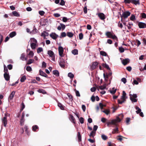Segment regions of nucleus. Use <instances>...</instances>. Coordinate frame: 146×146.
I'll list each match as a JSON object with an SVG mask.
<instances>
[{
	"instance_id": "nucleus-26",
	"label": "nucleus",
	"mask_w": 146,
	"mask_h": 146,
	"mask_svg": "<svg viewBox=\"0 0 146 146\" xmlns=\"http://www.w3.org/2000/svg\"><path fill=\"white\" fill-rule=\"evenodd\" d=\"M77 136L78 139V141L80 142L82 141L81 136L80 132H78L77 133Z\"/></svg>"
},
{
	"instance_id": "nucleus-61",
	"label": "nucleus",
	"mask_w": 146,
	"mask_h": 146,
	"mask_svg": "<svg viewBox=\"0 0 146 146\" xmlns=\"http://www.w3.org/2000/svg\"><path fill=\"white\" fill-rule=\"evenodd\" d=\"M103 66H104L108 70H109L110 71V68L108 64H104V65Z\"/></svg>"
},
{
	"instance_id": "nucleus-2",
	"label": "nucleus",
	"mask_w": 146,
	"mask_h": 146,
	"mask_svg": "<svg viewBox=\"0 0 146 146\" xmlns=\"http://www.w3.org/2000/svg\"><path fill=\"white\" fill-rule=\"evenodd\" d=\"M126 96V93L124 91H123L122 96H121V99L122 100L121 101L119 99L118 100V103L119 104H121L125 102L126 101V99L127 98Z\"/></svg>"
},
{
	"instance_id": "nucleus-4",
	"label": "nucleus",
	"mask_w": 146,
	"mask_h": 146,
	"mask_svg": "<svg viewBox=\"0 0 146 146\" xmlns=\"http://www.w3.org/2000/svg\"><path fill=\"white\" fill-rule=\"evenodd\" d=\"M131 13L129 11H126L123 12L122 15L121 16V21H122V18H123L124 19L127 18L128 16L130 15Z\"/></svg>"
},
{
	"instance_id": "nucleus-41",
	"label": "nucleus",
	"mask_w": 146,
	"mask_h": 146,
	"mask_svg": "<svg viewBox=\"0 0 146 146\" xmlns=\"http://www.w3.org/2000/svg\"><path fill=\"white\" fill-rule=\"evenodd\" d=\"M66 36V34L65 32H63L61 33V36H60V38L64 37Z\"/></svg>"
},
{
	"instance_id": "nucleus-50",
	"label": "nucleus",
	"mask_w": 146,
	"mask_h": 146,
	"mask_svg": "<svg viewBox=\"0 0 146 146\" xmlns=\"http://www.w3.org/2000/svg\"><path fill=\"white\" fill-rule=\"evenodd\" d=\"M112 89V90H111L110 91V92L112 94H114L116 92V89L113 90H114V88H113Z\"/></svg>"
},
{
	"instance_id": "nucleus-11",
	"label": "nucleus",
	"mask_w": 146,
	"mask_h": 146,
	"mask_svg": "<svg viewBox=\"0 0 146 146\" xmlns=\"http://www.w3.org/2000/svg\"><path fill=\"white\" fill-rule=\"evenodd\" d=\"M98 16L102 20H104L105 19V15L103 13H98Z\"/></svg>"
},
{
	"instance_id": "nucleus-12",
	"label": "nucleus",
	"mask_w": 146,
	"mask_h": 146,
	"mask_svg": "<svg viewBox=\"0 0 146 146\" xmlns=\"http://www.w3.org/2000/svg\"><path fill=\"white\" fill-rule=\"evenodd\" d=\"M69 118L70 121L74 124V125L76 124L75 119L72 115H70Z\"/></svg>"
},
{
	"instance_id": "nucleus-9",
	"label": "nucleus",
	"mask_w": 146,
	"mask_h": 146,
	"mask_svg": "<svg viewBox=\"0 0 146 146\" xmlns=\"http://www.w3.org/2000/svg\"><path fill=\"white\" fill-rule=\"evenodd\" d=\"M98 63L96 62H94L92 63V64L91 67V70H93L96 68V66L98 65Z\"/></svg>"
},
{
	"instance_id": "nucleus-1",
	"label": "nucleus",
	"mask_w": 146,
	"mask_h": 146,
	"mask_svg": "<svg viewBox=\"0 0 146 146\" xmlns=\"http://www.w3.org/2000/svg\"><path fill=\"white\" fill-rule=\"evenodd\" d=\"M121 121V119H119V117H117L116 119L112 120L111 121L108 122L107 126L108 127H110L111 125H113L115 126H117V123Z\"/></svg>"
},
{
	"instance_id": "nucleus-38",
	"label": "nucleus",
	"mask_w": 146,
	"mask_h": 146,
	"mask_svg": "<svg viewBox=\"0 0 146 146\" xmlns=\"http://www.w3.org/2000/svg\"><path fill=\"white\" fill-rule=\"evenodd\" d=\"M42 22L44 24L43 25H42V26H45V25H46V23H48V19L47 18H45L44 19Z\"/></svg>"
},
{
	"instance_id": "nucleus-48",
	"label": "nucleus",
	"mask_w": 146,
	"mask_h": 146,
	"mask_svg": "<svg viewBox=\"0 0 146 146\" xmlns=\"http://www.w3.org/2000/svg\"><path fill=\"white\" fill-rule=\"evenodd\" d=\"M83 35L82 33H80L79 35V37L80 40H82L83 39Z\"/></svg>"
},
{
	"instance_id": "nucleus-6",
	"label": "nucleus",
	"mask_w": 146,
	"mask_h": 146,
	"mask_svg": "<svg viewBox=\"0 0 146 146\" xmlns=\"http://www.w3.org/2000/svg\"><path fill=\"white\" fill-rule=\"evenodd\" d=\"M58 50L59 55L61 57H62L63 56V54L64 52L63 47L61 46H59L58 48Z\"/></svg>"
},
{
	"instance_id": "nucleus-54",
	"label": "nucleus",
	"mask_w": 146,
	"mask_h": 146,
	"mask_svg": "<svg viewBox=\"0 0 146 146\" xmlns=\"http://www.w3.org/2000/svg\"><path fill=\"white\" fill-rule=\"evenodd\" d=\"M131 3V0H124V3L125 4H129Z\"/></svg>"
},
{
	"instance_id": "nucleus-8",
	"label": "nucleus",
	"mask_w": 146,
	"mask_h": 146,
	"mask_svg": "<svg viewBox=\"0 0 146 146\" xmlns=\"http://www.w3.org/2000/svg\"><path fill=\"white\" fill-rule=\"evenodd\" d=\"M50 37L52 39L56 40L58 37V35L54 33H52L50 35Z\"/></svg>"
},
{
	"instance_id": "nucleus-19",
	"label": "nucleus",
	"mask_w": 146,
	"mask_h": 146,
	"mask_svg": "<svg viewBox=\"0 0 146 146\" xmlns=\"http://www.w3.org/2000/svg\"><path fill=\"white\" fill-rule=\"evenodd\" d=\"M48 54L51 57L54 56V53L51 50H48Z\"/></svg>"
},
{
	"instance_id": "nucleus-30",
	"label": "nucleus",
	"mask_w": 146,
	"mask_h": 146,
	"mask_svg": "<svg viewBox=\"0 0 146 146\" xmlns=\"http://www.w3.org/2000/svg\"><path fill=\"white\" fill-rule=\"evenodd\" d=\"M58 106L60 108L61 110H64V107L63 105L60 103L58 102Z\"/></svg>"
},
{
	"instance_id": "nucleus-62",
	"label": "nucleus",
	"mask_w": 146,
	"mask_h": 146,
	"mask_svg": "<svg viewBox=\"0 0 146 146\" xmlns=\"http://www.w3.org/2000/svg\"><path fill=\"white\" fill-rule=\"evenodd\" d=\"M39 13L41 16H42L44 14L45 12L43 11H39Z\"/></svg>"
},
{
	"instance_id": "nucleus-45",
	"label": "nucleus",
	"mask_w": 146,
	"mask_h": 146,
	"mask_svg": "<svg viewBox=\"0 0 146 146\" xmlns=\"http://www.w3.org/2000/svg\"><path fill=\"white\" fill-rule=\"evenodd\" d=\"M97 88H99L101 90H103L105 89L106 88V86L105 85H104L103 86H98V87H97Z\"/></svg>"
},
{
	"instance_id": "nucleus-20",
	"label": "nucleus",
	"mask_w": 146,
	"mask_h": 146,
	"mask_svg": "<svg viewBox=\"0 0 146 146\" xmlns=\"http://www.w3.org/2000/svg\"><path fill=\"white\" fill-rule=\"evenodd\" d=\"M131 3L133 4H134L135 5H137V4L139 5L140 3L139 2V0H131Z\"/></svg>"
},
{
	"instance_id": "nucleus-55",
	"label": "nucleus",
	"mask_w": 146,
	"mask_h": 146,
	"mask_svg": "<svg viewBox=\"0 0 146 146\" xmlns=\"http://www.w3.org/2000/svg\"><path fill=\"white\" fill-rule=\"evenodd\" d=\"M28 55L31 56V57H32L34 56V53L33 51H31L28 54Z\"/></svg>"
},
{
	"instance_id": "nucleus-43",
	"label": "nucleus",
	"mask_w": 146,
	"mask_h": 146,
	"mask_svg": "<svg viewBox=\"0 0 146 146\" xmlns=\"http://www.w3.org/2000/svg\"><path fill=\"white\" fill-rule=\"evenodd\" d=\"M115 126L116 127V129H114L113 131L112 132L113 134H115L116 133V132H117L118 131V129L117 128V126Z\"/></svg>"
},
{
	"instance_id": "nucleus-56",
	"label": "nucleus",
	"mask_w": 146,
	"mask_h": 146,
	"mask_svg": "<svg viewBox=\"0 0 146 146\" xmlns=\"http://www.w3.org/2000/svg\"><path fill=\"white\" fill-rule=\"evenodd\" d=\"M21 105H22V106H21V111H23V109L25 108V105L24 104L23 102L22 103Z\"/></svg>"
},
{
	"instance_id": "nucleus-35",
	"label": "nucleus",
	"mask_w": 146,
	"mask_h": 146,
	"mask_svg": "<svg viewBox=\"0 0 146 146\" xmlns=\"http://www.w3.org/2000/svg\"><path fill=\"white\" fill-rule=\"evenodd\" d=\"M112 34L110 32H108L106 33V35L108 38H110Z\"/></svg>"
},
{
	"instance_id": "nucleus-18",
	"label": "nucleus",
	"mask_w": 146,
	"mask_h": 146,
	"mask_svg": "<svg viewBox=\"0 0 146 146\" xmlns=\"http://www.w3.org/2000/svg\"><path fill=\"white\" fill-rule=\"evenodd\" d=\"M53 73L55 76L58 77L59 76V73L58 71L57 70H55L53 71Z\"/></svg>"
},
{
	"instance_id": "nucleus-57",
	"label": "nucleus",
	"mask_w": 146,
	"mask_h": 146,
	"mask_svg": "<svg viewBox=\"0 0 146 146\" xmlns=\"http://www.w3.org/2000/svg\"><path fill=\"white\" fill-rule=\"evenodd\" d=\"M60 25L61 26V28L62 29V30H64V29L66 27L65 25L62 23H60Z\"/></svg>"
},
{
	"instance_id": "nucleus-63",
	"label": "nucleus",
	"mask_w": 146,
	"mask_h": 146,
	"mask_svg": "<svg viewBox=\"0 0 146 146\" xmlns=\"http://www.w3.org/2000/svg\"><path fill=\"white\" fill-rule=\"evenodd\" d=\"M42 67L44 68H45L46 67V63L44 62H42Z\"/></svg>"
},
{
	"instance_id": "nucleus-23",
	"label": "nucleus",
	"mask_w": 146,
	"mask_h": 146,
	"mask_svg": "<svg viewBox=\"0 0 146 146\" xmlns=\"http://www.w3.org/2000/svg\"><path fill=\"white\" fill-rule=\"evenodd\" d=\"M130 96V99L132 102H137V99L135 98H133L131 96V94L129 95Z\"/></svg>"
},
{
	"instance_id": "nucleus-28",
	"label": "nucleus",
	"mask_w": 146,
	"mask_h": 146,
	"mask_svg": "<svg viewBox=\"0 0 146 146\" xmlns=\"http://www.w3.org/2000/svg\"><path fill=\"white\" fill-rule=\"evenodd\" d=\"M30 40L31 43H37V40L34 38H31Z\"/></svg>"
},
{
	"instance_id": "nucleus-31",
	"label": "nucleus",
	"mask_w": 146,
	"mask_h": 146,
	"mask_svg": "<svg viewBox=\"0 0 146 146\" xmlns=\"http://www.w3.org/2000/svg\"><path fill=\"white\" fill-rule=\"evenodd\" d=\"M101 111L107 115H108L110 113V111L109 110H102Z\"/></svg>"
},
{
	"instance_id": "nucleus-13",
	"label": "nucleus",
	"mask_w": 146,
	"mask_h": 146,
	"mask_svg": "<svg viewBox=\"0 0 146 146\" xmlns=\"http://www.w3.org/2000/svg\"><path fill=\"white\" fill-rule=\"evenodd\" d=\"M15 93V92L14 91H13L11 92L8 98V100L9 101H10L13 99Z\"/></svg>"
},
{
	"instance_id": "nucleus-42",
	"label": "nucleus",
	"mask_w": 146,
	"mask_h": 146,
	"mask_svg": "<svg viewBox=\"0 0 146 146\" xmlns=\"http://www.w3.org/2000/svg\"><path fill=\"white\" fill-rule=\"evenodd\" d=\"M130 19L132 21H134L135 19V16L134 15H132Z\"/></svg>"
},
{
	"instance_id": "nucleus-34",
	"label": "nucleus",
	"mask_w": 146,
	"mask_h": 146,
	"mask_svg": "<svg viewBox=\"0 0 146 146\" xmlns=\"http://www.w3.org/2000/svg\"><path fill=\"white\" fill-rule=\"evenodd\" d=\"M4 73H9L8 70L6 66L5 65H4Z\"/></svg>"
},
{
	"instance_id": "nucleus-52",
	"label": "nucleus",
	"mask_w": 146,
	"mask_h": 146,
	"mask_svg": "<svg viewBox=\"0 0 146 146\" xmlns=\"http://www.w3.org/2000/svg\"><path fill=\"white\" fill-rule=\"evenodd\" d=\"M119 50L120 52L122 53L124 52V49L122 47H120L119 48Z\"/></svg>"
},
{
	"instance_id": "nucleus-14",
	"label": "nucleus",
	"mask_w": 146,
	"mask_h": 146,
	"mask_svg": "<svg viewBox=\"0 0 146 146\" xmlns=\"http://www.w3.org/2000/svg\"><path fill=\"white\" fill-rule=\"evenodd\" d=\"M40 74L43 76H44L46 78H48V75L44 72H43L42 70H40L39 71Z\"/></svg>"
},
{
	"instance_id": "nucleus-3",
	"label": "nucleus",
	"mask_w": 146,
	"mask_h": 146,
	"mask_svg": "<svg viewBox=\"0 0 146 146\" xmlns=\"http://www.w3.org/2000/svg\"><path fill=\"white\" fill-rule=\"evenodd\" d=\"M8 116H9V114L6 113L5 114V116L2 119V123L5 127L6 126L7 124V117Z\"/></svg>"
},
{
	"instance_id": "nucleus-51",
	"label": "nucleus",
	"mask_w": 146,
	"mask_h": 146,
	"mask_svg": "<svg viewBox=\"0 0 146 146\" xmlns=\"http://www.w3.org/2000/svg\"><path fill=\"white\" fill-rule=\"evenodd\" d=\"M141 15L143 18L145 19L146 18V14L145 13H141Z\"/></svg>"
},
{
	"instance_id": "nucleus-46",
	"label": "nucleus",
	"mask_w": 146,
	"mask_h": 146,
	"mask_svg": "<svg viewBox=\"0 0 146 146\" xmlns=\"http://www.w3.org/2000/svg\"><path fill=\"white\" fill-rule=\"evenodd\" d=\"M101 137L102 139L104 140H106L108 139V137L104 135H102Z\"/></svg>"
},
{
	"instance_id": "nucleus-16",
	"label": "nucleus",
	"mask_w": 146,
	"mask_h": 146,
	"mask_svg": "<svg viewBox=\"0 0 146 146\" xmlns=\"http://www.w3.org/2000/svg\"><path fill=\"white\" fill-rule=\"evenodd\" d=\"M31 46L33 49H35L38 46L37 43H30Z\"/></svg>"
},
{
	"instance_id": "nucleus-17",
	"label": "nucleus",
	"mask_w": 146,
	"mask_h": 146,
	"mask_svg": "<svg viewBox=\"0 0 146 146\" xmlns=\"http://www.w3.org/2000/svg\"><path fill=\"white\" fill-rule=\"evenodd\" d=\"M25 53H23L21 54V56L20 57V58L23 61L26 60H27V58L25 57Z\"/></svg>"
},
{
	"instance_id": "nucleus-40",
	"label": "nucleus",
	"mask_w": 146,
	"mask_h": 146,
	"mask_svg": "<svg viewBox=\"0 0 146 146\" xmlns=\"http://www.w3.org/2000/svg\"><path fill=\"white\" fill-rule=\"evenodd\" d=\"M43 51L42 48L41 47H39L37 48V53H39Z\"/></svg>"
},
{
	"instance_id": "nucleus-39",
	"label": "nucleus",
	"mask_w": 146,
	"mask_h": 146,
	"mask_svg": "<svg viewBox=\"0 0 146 146\" xmlns=\"http://www.w3.org/2000/svg\"><path fill=\"white\" fill-rule=\"evenodd\" d=\"M34 61V60L32 59H29L28 60L27 62V64H29L32 63H33Z\"/></svg>"
},
{
	"instance_id": "nucleus-58",
	"label": "nucleus",
	"mask_w": 146,
	"mask_h": 146,
	"mask_svg": "<svg viewBox=\"0 0 146 146\" xmlns=\"http://www.w3.org/2000/svg\"><path fill=\"white\" fill-rule=\"evenodd\" d=\"M117 117H119L120 119H121V121L122 120L123 117V114H121L119 115V116Z\"/></svg>"
},
{
	"instance_id": "nucleus-36",
	"label": "nucleus",
	"mask_w": 146,
	"mask_h": 146,
	"mask_svg": "<svg viewBox=\"0 0 146 146\" xmlns=\"http://www.w3.org/2000/svg\"><path fill=\"white\" fill-rule=\"evenodd\" d=\"M100 54L103 56H106L107 55V54L106 52L104 51H102L100 52Z\"/></svg>"
},
{
	"instance_id": "nucleus-49",
	"label": "nucleus",
	"mask_w": 146,
	"mask_h": 146,
	"mask_svg": "<svg viewBox=\"0 0 146 146\" xmlns=\"http://www.w3.org/2000/svg\"><path fill=\"white\" fill-rule=\"evenodd\" d=\"M79 120L80 123H83L84 122V119L83 117H80L79 119Z\"/></svg>"
},
{
	"instance_id": "nucleus-15",
	"label": "nucleus",
	"mask_w": 146,
	"mask_h": 146,
	"mask_svg": "<svg viewBox=\"0 0 146 146\" xmlns=\"http://www.w3.org/2000/svg\"><path fill=\"white\" fill-rule=\"evenodd\" d=\"M4 77L5 79L7 81H9L10 80V76L9 73H4Z\"/></svg>"
},
{
	"instance_id": "nucleus-24",
	"label": "nucleus",
	"mask_w": 146,
	"mask_h": 146,
	"mask_svg": "<svg viewBox=\"0 0 146 146\" xmlns=\"http://www.w3.org/2000/svg\"><path fill=\"white\" fill-rule=\"evenodd\" d=\"M12 13L15 16L19 17L20 16V14L16 11H13Z\"/></svg>"
},
{
	"instance_id": "nucleus-37",
	"label": "nucleus",
	"mask_w": 146,
	"mask_h": 146,
	"mask_svg": "<svg viewBox=\"0 0 146 146\" xmlns=\"http://www.w3.org/2000/svg\"><path fill=\"white\" fill-rule=\"evenodd\" d=\"M67 95L70 101H72L73 100L72 96L70 94L68 93Z\"/></svg>"
},
{
	"instance_id": "nucleus-29",
	"label": "nucleus",
	"mask_w": 146,
	"mask_h": 146,
	"mask_svg": "<svg viewBox=\"0 0 146 146\" xmlns=\"http://www.w3.org/2000/svg\"><path fill=\"white\" fill-rule=\"evenodd\" d=\"M137 110L136 111V112L137 114H139L141 111V110L138 107L136 106L135 108Z\"/></svg>"
},
{
	"instance_id": "nucleus-10",
	"label": "nucleus",
	"mask_w": 146,
	"mask_h": 146,
	"mask_svg": "<svg viewBox=\"0 0 146 146\" xmlns=\"http://www.w3.org/2000/svg\"><path fill=\"white\" fill-rule=\"evenodd\" d=\"M130 62V60L128 58L123 59L122 61V64L124 65H125Z\"/></svg>"
},
{
	"instance_id": "nucleus-33",
	"label": "nucleus",
	"mask_w": 146,
	"mask_h": 146,
	"mask_svg": "<svg viewBox=\"0 0 146 146\" xmlns=\"http://www.w3.org/2000/svg\"><path fill=\"white\" fill-rule=\"evenodd\" d=\"M96 134V131H92L89 135V136L90 137H94V136Z\"/></svg>"
},
{
	"instance_id": "nucleus-7",
	"label": "nucleus",
	"mask_w": 146,
	"mask_h": 146,
	"mask_svg": "<svg viewBox=\"0 0 146 146\" xmlns=\"http://www.w3.org/2000/svg\"><path fill=\"white\" fill-rule=\"evenodd\" d=\"M138 26L139 28L140 29L146 28V24L143 22H139L138 23Z\"/></svg>"
},
{
	"instance_id": "nucleus-27",
	"label": "nucleus",
	"mask_w": 146,
	"mask_h": 146,
	"mask_svg": "<svg viewBox=\"0 0 146 146\" xmlns=\"http://www.w3.org/2000/svg\"><path fill=\"white\" fill-rule=\"evenodd\" d=\"M67 35L70 38L72 37L74 35V34L72 32H68L67 33Z\"/></svg>"
},
{
	"instance_id": "nucleus-32",
	"label": "nucleus",
	"mask_w": 146,
	"mask_h": 146,
	"mask_svg": "<svg viewBox=\"0 0 146 146\" xmlns=\"http://www.w3.org/2000/svg\"><path fill=\"white\" fill-rule=\"evenodd\" d=\"M26 79V78L25 76H23L20 79V81L21 82H24Z\"/></svg>"
},
{
	"instance_id": "nucleus-53",
	"label": "nucleus",
	"mask_w": 146,
	"mask_h": 146,
	"mask_svg": "<svg viewBox=\"0 0 146 146\" xmlns=\"http://www.w3.org/2000/svg\"><path fill=\"white\" fill-rule=\"evenodd\" d=\"M110 38H111L113 39H115V40H117V39H118L117 37L115 35H112Z\"/></svg>"
},
{
	"instance_id": "nucleus-22",
	"label": "nucleus",
	"mask_w": 146,
	"mask_h": 146,
	"mask_svg": "<svg viewBox=\"0 0 146 146\" xmlns=\"http://www.w3.org/2000/svg\"><path fill=\"white\" fill-rule=\"evenodd\" d=\"M72 53L74 55H77L78 54V51L77 49H75L72 50Z\"/></svg>"
},
{
	"instance_id": "nucleus-5",
	"label": "nucleus",
	"mask_w": 146,
	"mask_h": 146,
	"mask_svg": "<svg viewBox=\"0 0 146 146\" xmlns=\"http://www.w3.org/2000/svg\"><path fill=\"white\" fill-rule=\"evenodd\" d=\"M60 66L62 68H64L65 66L64 65L65 62L63 58H60L58 62Z\"/></svg>"
},
{
	"instance_id": "nucleus-64",
	"label": "nucleus",
	"mask_w": 146,
	"mask_h": 146,
	"mask_svg": "<svg viewBox=\"0 0 146 146\" xmlns=\"http://www.w3.org/2000/svg\"><path fill=\"white\" fill-rule=\"evenodd\" d=\"M121 81L123 82L124 84H125L126 82V79L125 78H123L121 79Z\"/></svg>"
},
{
	"instance_id": "nucleus-25",
	"label": "nucleus",
	"mask_w": 146,
	"mask_h": 146,
	"mask_svg": "<svg viewBox=\"0 0 146 146\" xmlns=\"http://www.w3.org/2000/svg\"><path fill=\"white\" fill-rule=\"evenodd\" d=\"M38 129V127L37 125H35L32 127V130L34 131H36V129Z\"/></svg>"
},
{
	"instance_id": "nucleus-59",
	"label": "nucleus",
	"mask_w": 146,
	"mask_h": 146,
	"mask_svg": "<svg viewBox=\"0 0 146 146\" xmlns=\"http://www.w3.org/2000/svg\"><path fill=\"white\" fill-rule=\"evenodd\" d=\"M59 4L60 5L62 6L64 5L65 4V2L63 0H61Z\"/></svg>"
},
{
	"instance_id": "nucleus-21",
	"label": "nucleus",
	"mask_w": 146,
	"mask_h": 146,
	"mask_svg": "<svg viewBox=\"0 0 146 146\" xmlns=\"http://www.w3.org/2000/svg\"><path fill=\"white\" fill-rule=\"evenodd\" d=\"M16 35V33L15 31H13L11 33L9 34V37L12 38Z\"/></svg>"
},
{
	"instance_id": "nucleus-47",
	"label": "nucleus",
	"mask_w": 146,
	"mask_h": 146,
	"mask_svg": "<svg viewBox=\"0 0 146 146\" xmlns=\"http://www.w3.org/2000/svg\"><path fill=\"white\" fill-rule=\"evenodd\" d=\"M25 121L24 119H21L20 120V125L21 126L23 125L24 124Z\"/></svg>"
},
{
	"instance_id": "nucleus-44",
	"label": "nucleus",
	"mask_w": 146,
	"mask_h": 146,
	"mask_svg": "<svg viewBox=\"0 0 146 146\" xmlns=\"http://www.w3.org/2000/svg\"><path fill=\"white\" fill-rule=\"evenodd\" d=\"M68 76L70 78H72L74 77V75L72 73L70 72L68 74Z\"/></svg>"
},
{
	"instance_id": "nucleus-60",
	"label": "nucleus",
	"mask_w": 146,
	"mask_h": 146,
	"mask_svg": "<svg viewBox=\"0 0 146 146\" xmlns=\"http://www.w3.org/2000/svg\"><path fill=\"white\" fill-rule=\"evenodd\" d=\"M26 70L28 71H30L32 70V68L30 66H28L27 67Z\"/></svg>"
}]
</instances>
